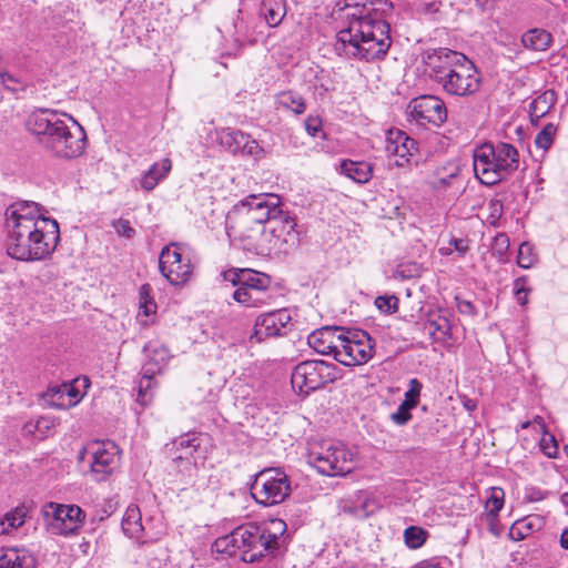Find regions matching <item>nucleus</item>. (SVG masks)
Segmentation results:
<instances>
[{
	"label": "nucleus",
	"mask_w": 568,
	"mask_h": 568,
	"mask_svg": "<svg viewBox=\"0 0 568 568\" xmlns=\"http://www.w3.org/2000/svg\"><path fill=\"white\" fill-rule=\"evenodd\" d=\"M406 545L412 549L419 548L426 540V531L419 527H408L404 531Z\"/></svg>",
	"instance_id": "obj_39"
},
{
	"label": "nucleus",
	"mask_w": 568,
	"mask_h": 568,
	"mask_svg": "<svg viewBox=\"0 0 568 568\" xmlns=\"http://www.w3.org/2000/svg\"><path fill=\"white\" fill-rule=\"evenodd\" d=\"M295 220L284 214L282 217L271 220L257 232L258 236L246 244L247 250L257 255L270 256L287 254L297 247L300 243Z\"/></svg>",
	"instance_id": "obj_8"
},
{
	"label": "nucleus",
	"mask_w": 568,
	"mask_h": 568,
	"mask_svg": "<svg viewBox=\"0 0 568 568\" xmlns=\"http://www.w3.org/2000/svg\"><path fill=\"white\" fill-rule=\"evenodd\" d=\"M27 129L54 156L79 158L87 146L84 129L70 115L50 109H37L27 119Z\"/></svg>",
	"instance_id": "obj_3"
},
{
	"label": "nucleus",
	"mask_w": 568,
	"mask_h": 568,
	"mask_svg": "<svg viewBox=\"0 0 568 568\" xmlns=\"http://www.w3.org/2000/svg\"><path fill=\"white\" fill-rule=\"evenodd\" d=\"M251 494L256 503L272 506L283 503L291 494L288 476L280 468L260 471L251 486Z\"/></svg>",
	"instance_id": "obj_10"
},
{
	"label": "nucleus",
	"mask_w": 568,
	"mask_h": 568,
	"mask_svg": "<svg viewBox=\"0 0 568 568\" xmlns=\"http://www.w3.org/2000/svg\"><path fill=\"white\" fill-rule=\"evenodd\" d=\"M422 388L423 385L417 378L409 379L408 389L405 393V399L403 403L408 404L410 407L415 408L418 405Z\"/></svg>",
	"instance_id": "obj_43"
},
{
	"label": "nucleus",
	"mask_w": 568,
	"mask_h": 568,
	"mask_svg": "<svg viewBox=\"0 0 568 568\" xmlns=\"http://www.w3.org/2000/svg\"><path fill=\"white\" fill-rule=\"evenodd\" d=\"M67 395L62 393V385L50 387L43 394V400L51 407L58 409H68L77 405L75 399H68Z\"/></svg>",
	"instance_id": "obj_33"
},
{
	"label": "nucleus",
	"mask_w": 568,
	"mask_h": 568,
	"mask_svg": "<svg viewBox=\"0 0 568 568\" xmlns=\"http://www.w3.org/2000/svg\"><path fill=\"white\" fill-rule=\"evenodd\" d=\"M425 73L452 97L468 98L481 87V77L475 63L464 53L438 48L423 58Z\"/></svg>",
	"instance_id": "obj_4"
},
{
	"label": "nucleus",
	"mask_w": 568,
	"mask_h": 568,
	"mask_svg": "<svg viewBox=\"0 0 568 568\" xmlns=\"http://www.w3.org/2000/svg\"><path fill=\"white\" fill-rule=\"evenodd\" d=\"M261 14L270 27H277L286 14L285 0H262Z\"/></svg>",
	"instance_id": "obj_28"
},
{
	"label": "nucleus",
	"mask_w": 568,
	"mask_h": 568,
	"mask_svg": "<svg viewBox=\"0 0 568 568\" xmlns=\"http://www.w3.org/2000/svg\"><path fill=\"white\" fill-rule=\"evenodd\" d=\"M172 169V162L165 158L159 162H155L151 168L142 175L140 184L145 191H152L155 186L163 181Z\"/></svg>",
	"instance_id": "obj_25"
},
{
	"label": "nucleus",
	"mask_w": 568,
	"mask_h": 568,
	"mask_svg": "<svg viewBox=\"0 0 568 568\" xmlns=\"http://www.w3.org/2000/svg\"><path fill=\"white\" fill-rule=\"evenodd\" d=\"M528 293H515L516 300L520 305H526L528 302Z\"/></svg>",
	"instance_id": "obj_58"
},
{
	"label": "nucleus",
	"mask_w": 568,
	"mask_h": 568,
	"mask_svg": "<svg viewBox=\"0 0 568 568\" xmlns=\"http://www.w3.org/2000/svg\"><path fill=\"white\" fill-rule=\"evenodd\" d=\"M11 531H12V529L9 526V524H7V520L3 517H1L0 518V536L9 535Z\"/></svg>",
	"instance_id": "obj_57"
},
{
	"label": "nucleus",
	"mask_w": 568,
	"mask_h": 568,
	"mask_svg": "<svg viewBox=\"0 0 568 568\" xmlns=\"http://www.w3.org/2000/svg\"><path fill=\"white\" fill-rule=\"evenodd\" d=\"M222 275L225 282L236 287L232 294L233 300L245 307H263L274 300L270 288L271 278L266 274L251 268H231Z\"/></svg>",
	"instance_id": "obj_7"
},
{
	"label": "nucleus",
	"mask_w": 568,
	"mask_h": 568,
	"mask_svg": "<svg viewBox=\"0 0 568 568\" xmlns=\"http://www.w3.org/2000/svg\"><path fill=\"white\" fill-rule=\"evenodd\" d=\"M424 329L434 342H446L452 337V325L447 317L438 315L424 324Z\"/></svg>",
	"instance_id": "obj_30"
},
{
	"label": "nucleus",
	"mask_w": 568,
	"mask_h": 568,
	"mask_svg": "<svg viewBox=\"0 0 568 568\" xmlns=\"http://www.w3.org/2000/svg\"><path fill=\"white\" fill-rule=\"evenodd\" d=\"M55 419L50 416H40L37 419L28 420L23 427L24 436H31L37 439H43L54 428Z\"/></svg>",
	"instance_id": "obj_29"
},
{
	"label": "nucleus",
	"mask_w": 568,
	"mask_h": 568,
	"mask_svg": "<svg viewBox=\"0 0 568 568\" xmlns=\"http://www.w3.org/2000/svg\"><path fill=\"white\" fill-rule=\"evenodd\" d=\"M121 526L124 534L130 538H140L143 526L141 524V513L138 506L131 505L126 508Z\"/></svg>",
	"instance_id": "obj_31"
},
{
	"label": "nucleus",
	"mask_w": 568,
	"mask_h": 568,
	"mask_svg": "<svg viewBox=\"0 0 568 568\" xmlns=\"http://www.w3.org/2000/svg\"><path fill=\"white\" fill-rule=\"evenodd\" d=\"M276 103L284 109L293 111L295 114H303L306 110L305 99L291 90L278 93Z\"/></svg>",
	"instance_id": "obj_32"
},
{
	"label": "nucleus",
	"mask_w": 568,
	"mask_h": 568,
	"mask_svg": "<svg viewBox=\"0 0 568 568\" xmlns=\"http://www.w3.org/2000/svg\"><path fill=\"white\" fill-rule=\"evenodd\" d=\"M342 327L325 326L312 332L307 336V344L318 354L332 355L336 361V354L342 345Z\"/></svg>",
	"instance_id": "obj_21"
},
{
	"label": "nucleus",
	"mask_w": 568,
	"mask_h": 568,
	"mask_svg": "<svg viewBox=\"0 0 568 568\" xmlns=\"http://www.w3.org/2000/svg\"><path fill=\"white\" fill-rule=\"evenodd\" d=\"M473 164L476 178L490 186L518 169L519 153L509 143H484L475 150Z\"/></svg>",
	"instance_id": "obj_6"
},
{
	"label": "nucleus",
	"mask_w": 568,
	"mask_h": 568,
	"mask_svg": "<svg viewBox=\"0 0 568 568\" xmlns=\"http://www.w3.org/2000/svg\"><path fill=\"white\" fill-rule=\"evenodd\" d=\"M467 409L471 408V404L466 405Z\"/></svg>",
	"instance_id": "obj_63"
},
{
	"label": "nucleus",
	"mask_w": 568,
	"mask_h": 568,
	"mask_svg": "<svg viewBox=\"0 0 568 568\" xmlns=\"http://www.w3.org/2000/svg\"><path fill=\"white\" fill-rule=\"evenodd\" d=\"M47 211L32 201H20L7 211L6 248L19 261H41L49 257L60 241L59 224Z\"/></svg>",
	"instance_id": "obj_2"
},
{
	"label": "nucleus",
	"mask_w": 568,
	"mask_h": 568,
	"mask_svg": "<svg viewBox=\"0 0 568 568\" xmlns=\"http://www.w3.org/2000/svg\"><path fill=\"white\" fill-rule=\"evenodd\" d=\"M521 43L526 49L546 51L552 43V36L544 29H530L521 37Z\"/></svg>",
	"instance_id": "obj_26"
},
{
	"label": "nucleus",
	"mask_w": 568,
	"mask_h": 568,
	"mask_svg": "<svg viewBox=\"0 0 568 568\" xmlns=\"http://www.w3.org/2000/svg\"><path fill=\"white\" fill-rule=\"evenodd\" d=\"M276 531L264 526L247 524L235 528L232 532L219 537L213 544V550L229 556H239L244 562H256L263 557L273 555L280 548V535L285 524L273 521Z\"/></svg>",
	"instance_id": "obj_5"
},
{
	"label": "nucleus",
	"mask_w": 568,
	"mask_h": 568,
	"mask_svg": "<svg viewBox=\"0 0 568 568\" xmlns=\"http://www.w3.org/2000/svg\"><path fill=\"white\" fill-rule=\"evenodd\" d=\"M561 500L568 505V494L562 495Z\"/></svg>",
	"instance_id": "obj_62"
},
{
	"label": "nucleus",
	"mask_w": 568,
	"mask_h": 568,
	"mask_svg": "<svg viewBox=\"0 0 568 568\" xmlns=\"http://www.w3.org/2000/svg\"><path fill=\"white\" fill-rule=\"evenodd\" d=\"M385 152L389 159L395 158L394 164L398 168L418 163L417 142L399 129H390L387 131Z\"/></svg>",
	"instance_id": "obj_17"
},
{
	"label": "nucleus",
	"mask_w": 568,
	"mask_h": 568,
	"mask_svg": "<svg viewBox=\"0 0 568 568\" xmlns=\"http://www.w3.org/2000/svg\"><path fill=\"white\" fill-rule=\"evenodd\" d=\"M339 173L358 184H365L373 178V164L366 161L343 160Z\"/></svg>",
	"instance_id": "obj_23"
},
{
	"label": "nucleus",
	"mask_w": 568,
	"mask_h": 568,
	"mask_svg": "<svg viewBox=\"0 0 568 568\" xmlns=\"http://www.w3.org/2000/svg\"><path fill=\"white\" fill-rule=\"evenodd\" d=\"M112 226L115 232L124 237L131 239L135 234V230L130 225V222L124 219H119L113 221Z\"/></svg>",
	"instance_id": "obj_49"
},
{
	"label": "nucleus",
	"mask_w": 568,
	"mask_h": 568,
	"mask_svg": "<svg viewBox=\"0 0 568 568\" xmlns=\"http://www.w3.org/2000/svg\"><path fill=\"white\" fill-rule=\"evenodd\" d=\"M525 526L527 529H530V525H526L524 520L517 521L510 529V536L514 540H521L525 538V534L520 531V527Z\"/></svg>",
	"instance_id": "obj_52"
},
{
	"label": "nucleus",
	"mask_w": 568,
	"mask_h": 568,
	"mask_svg": "<svg viewBox=\"0 0 568 568\" xmlns=\"http://www.w3.org/2000/svg\"><path fill=\"white\" fill-rule=\"evenodd\" d=\"M26 517L27 510L24 507H17L3 516L12 530L21 527L26 520Z\"/></svg>",
	"instance_id": "obj_46"
},
{
	"label": "nucleus",
	"mask_w": 568,
	"mask_h": 568,
	"mask_svg": "<svg viewBox=\"0 0 568 568\" xmlns=\"http://www.w3.org/2000/svg\"><path fill=\"white\" fill-rule=\"evenodd\" d=\"M338 368L335 364L324 361H304L297 364L292 373L291 383L300 394L320 389L337 379Z\"/></svg>",
	"instance_id": "obj_11"
},
{
	"label": "nucleus",
	"mask_w": 568,
	"mask_h": 568,
	"mask_svg": "<svg viewBox=\"0 0 568 568\" xmlns=\"http://www.w3.org/2000/svg\"><path fill=\"white\" fill-rule=\"evenodd\" d=\"M540 450L548 458H557L558 456V443L554 435L549 434L547 430L544 432V435L539 442Z\"/></svg>",
	"instance_id": "obj_41"
},
{
	"label": "nucleus",
	"mask_w": 568,
	"mask_h": 568,
	"mask_svg": "<svg viewBox=\"0 0 568 568\" xmlns=\"http://www.w3.org/2000/svg\"><path fill=\"white\" fill-rule=\"evenodd\" d=\"M457 175H458V170H455L454 172H450L446 176L435 178L430 182V185L437 192L446 191V190H448V189L454 186V184L456 182V179H457Z\"/></svg>",
	"instance_id": "obj_47"
},
{
	"label": "nucleus",
	"mask_w": 568,
	"mask_h": 568,
	"mask_svg": "<svg viewBox=\"0 0 568 568\" xmlns=\"http://www.w3.org/2000/svg\"><path fill=\"white\" fill-rule=\"evenodd\" d=\"M200 437L195 434H185L166 445L184 483L193 481L196 477V460L200 450Z\"/></svg>",
	"instance_id": "obj_15"
},
{
	"label": "nucleus",
	"mask_w": 568,
	"mask_h": 568,
	"mask_svg": "<svg viewBox=\"0 0 568 568\" xmlns=\"http://www.w3.org/2000/svg\"><path fill=\"white\" fill-rule=\"evenodd\" d=\"M556 131L557 128L552 123L545 125L544 129L536 135V146L547 151L554 143Z\"/></svg>",
	"instance_id": "obj_40"
},
{
	"label": "nucleus",
	"mask_w": 568,
	"mask_h": 568,
	"mask_svg": "<svg viewBox=\"0 0 568 568\" xmlns=\"http://www.w3.org/2000/svg\"><path fill=\"white\" fill-rule=\"evenodd\" d=\"M169 353L164 347H156L152 351V355H149V361L143 365L144 374L156 375L168 364Z\"/></svg>",
	"instance_id": "obj_34"
},
{
	"label": "nucleus",
	"mask_w": 568,
	"mask_h": 568,
	"mask_svg": "<svg viewBox=\"0 0 568 568\" xmlns=\"http://www.w3.org/2000/svg\"><path fill=\"white\" fill-rule=\"evenodd\" d=\"M408 120L419 126H442L447 121V106L437 95L414 98L406 108Z\"/></svg>",
	"instance_id": "obj_14"
},
{
	"label": "nucleus",
	"mask_w": 568,
	"mask_h": 568,
	"mask_svg": "<svg viewBox=\"0 0 568 568\" xmlns=\"http://www.w3.org/2000/svg\"><path fill=\"white\" fill-rule=\"evenodd\" d=\"M509 246L508 235L506 233H498L493 240L491 253L498 257L499 262L505 263L507 261Z\"/></svg>",
	"instance_id": "obj_37"
},
{
	"label": "nucleus",
	"mask_w": 568,
	"mask_h": 568,
	"mask_svg": "<svg viewBox=\"0 0 568 568\" xmlns=\"http://www.w3.org/2000/svg\"><path fill=\"white\" fill-rule=\"evenodd\" d=\"M241 204L246 209L247 222L263 226L268 225L271 220L280 219L287 213L282 210L280 197L271 193L248 195Z\"/></svg>",
	"instance_id": "obj_16"
},
{
	"label": "nucleus",
	"mask_w": 568,
	"mask_h": 568,
	"mask_svg": "<svg viewBox=\"0 0 568 568\" xmlns=\"http://www.w3.org/2000/svg\"><path fill=\"white\" fill-rule=\"evenodd\" d=\"M42 515L52 532L64 536L75 534L85 519V514L79 506L57 503L45 504Z\"/></svg>",
	"instance_id": "obj_13"
},
{
	"label": "nucleus",
	"mask_w": 568,
	"mask_h": 568,
	"mask_svg": "<svg viewBox=\"0 0 568 568\" xmlns=\"http://www.w3.org/2000/svg\"><path fill=\"white\" fill-rule=\"evenodd\" d=\"M345 24L337 32L336 50L347 58L372 62L382 60L390 44L386 21L393 3L388 0H345Z\"/></svg>",
	"instance_id": "obj_1"
},
{
	"label": "nucleus",
	"mask_w": 568,
	"mask_h": 568,
	"mask_svg": "<svg viewBox=\"0 0 568 568\" xmlns=\"http://www.w3.org/2000/svg\"><path fill=\"white\" fill-rule=\"evenodd\" d=\"M557 101V95L554 90H546L536 97L530 103V119L535 123L542 116H545Z\"/></svg>",
	"instance_id": "obj_27"
},
{
	"label": "nucleus",
	"mask_w": 568,
	"mask_h": 568,
	"mask_svg": "<svg viewBox=\"0 0 568 568\" xmlns=\"http://www.w3.org/2000/svg\"><path fill=\"white\" fill-rule=\"evenodd\" d=\"M62 393L67 395L68 399H75L77 404L80 402L79 390L72 384H62Z\"/></svg>",
	"instance_id": "obj_51"
},
{
	"label": "nucleus",
	"mask_w": 568,
	"mask_h": 568,
	"mask_svg": "<svg viewBox=\"0 0 568 568\" xmlns=\"http://www.w3.org/2000/svg\"><path fill=\"white\" fill-rule=\"evenodd\" d=\"M0 81L4 89L11 92L24 91L27 88L26 81L2 68H0Z\"/></svg>",
	"instance_id": "obj_38"
},
{
	"label": "nucleus",
	"mask_w": 568,
	"mask_h": 568,
	"mask_svg": "<svg viewBox=\"0 0 568 568\" xmlns=\"http://www.w3.org/2000/svg\"><path fill=\"white\" fill-rule=\"evenodd\" d=\"M36 558L27 549L9 548L0 556V568H34Z\"/></svg>",
	"instance_id": "obj_24"
},
{
	"label": "nucleus",
	"mask_w": 568,
	"mask_h": 568,
	"mask_svg": "<svg viewBox=\"0 0 568 568\" xmlns=\"http://www.w3.org/2000/svg\"><path fill=\"white\" fill-rule=\"evenodd\" d=\"M560 545L562 548L568 550V528L565 529L560 537Z\"/></svg>",
	"instance_id": "obj_59"
},
{
	"label": "nucleus",
	"mask_w": 568,
	"mask_h": 568,
	"mask_svg": "<svg viewBox=\"0 0 568 568\" xmlns=\"http://www.w3.org/2000/svg\"><path fill=\"white\" fill-rule=\"evenodd\" d=\"M504 490L501 488H493L491 495L486 501V508L490 516H497L504 506Z\"/></svg>",
	"instance_id": "obj_42"
},
{
	"label": "nucleus",
	"mask_w": 568,
	"mask_h": 568,
	"mask_svg": "<svg viewBox=\"0 0 568 568\" xmlns=\"http://www.w3.org/2000/svg\"><path fill=\"white\" fill-rule=\"evenodd\" d=\"M217 141L225 151L234 155L258 156L263 152L256 140L237 129H221L217 131Z\"/></svg>",
	"instance_id": "obj_19"
},
{
	"label": "nucleus",
	"mask_w": 568,
	"mask_h": 568,
	"mask_svg": "<svg viewBox=\"0 0 568 568\" xmlns=\"http://www.w3.org/2000/svg\"><path fill=\"white\" fill-rule=\"evenodd\" d=\"M291 321L290 311L286 308L261 314L256 318L252 337H255L257 342H262L268 337L282 336L286 333Z\"/></svg>",
	"instance_id": "obj_20"
},
{
	"label": "nucleus",
	"mask_w": 568,
	"mask_h": 568,
	"mask_svg": "<svg viewBox=\"0 0 568 568\" xmlns=\"http://www.w3.org/2000/svg\"><path fill=\"white\" fill-rule=\"evenodd\" d=\"M322 129V120L318 116H307L305 120V130L311 136H316Z\"/></svg>",
	"instance_id": "obj_50"
},
{
	"label": "nucleus",
	"mask_w": 568,
	"mask_h": 568,
	"mask_svg": "<svg viewBox=\"0 0 568 568\" xmlns=\"http://www.w3.org/2000/svg\"><path fill=\"white\" fill-rule=\"evenodd\" d=\"M534 423L538 424L542 428L544 432L547 430L542 417L536 416L534 418Z\"/></svg>",
	"instance_id": "obj_60"
},
{
	"label": "nucleus",
	"mask_w": 568,
	"mask_h": 568,
	"mask_svg": "<svg viewBox=\"0 0 568 568\" xmlns=\"http://www.w3.org/2000/svg\"><path fill=\"white\" fill-rule=\"evenodd\" d=\"M159 268L161 274L172 285L186 283L192 275V265L189 258H183L178 248L165 246L159 256Z\"/></svg>",
	"instance_id": "obj_18"
},
{
	"label": "nucleus",
	"mask_w": 568,
	"mask_h": 568,
	"mask_svg": "<svg viewBox=\"0 0 568 568\" xmlns=\"http://www.w3.org/2000/svg\"><path fill=\"white\" fill-rule=\"evenodd\" d=\"M150 286L148 284L142 285L140 288V308L144 315L149 316L155 313L156 305L150 295Z\"/></svg>",
	"instance_id": "obj_44"
},
{
	"label": "nucleus",
	"mask_w": 568,
	"mask_h": 568,
	"mask_svg": "<svg viewBox=\"0 0 568 568\" xmlns=\"http://www.w3.org/2000/svg\"><path fill=\"white\" fill-rule=\"evenodd\" d=\"M450 244L455 247V250L462 254H464L468 246L464 240L452 239Z\"/></svg>",
	"instance_id": "obj_56"
},
{
	"label": "nucleus",
	"mask_w": 568,
	"mask_h": 568,
	"mask_svg": "<svg viewBox=\"0 0 568 568\" xmlns=\"http://www.w3.org/2000/svg\"><path fill=\"white\" fill-rule=\"evenodd\" d=\"M353 453L342 442L324 440L313 445L308 453V464L325 476H344L353 465Z\"/></svg>",
	"instance_id": "obj_9"
},
{
	"label": "nucleus",
	"mask_w": 568,
	"mask_h": 568,
	"mask_svg": "<svg viewBox=\"0 0 568 568\" xmlns=\"http://www.w3.org/2000/svg\"><path fill=\"white\" fill-rule=\"evenodd\" d=\"M342 345L336 354V361L344 366H355L367 363L374 353V344L365 331H342Z\"/></svg>",
	"instance_id": "obj_12"
},
{
	"label": "nucleus",
	"mask_w": 568,
	"mask_h": 568,
	"mask_svg": "<svg viewBox=\"0 0 568 568\" xmlns=\"http://www.w3.org/2000/svg\"><path fill=\"white\" fill-rule=\"evenodd\" d=\"M530 424H531V422H530V420H527V422H524V423L520 425V427H521L523 429H527V428L530 426Z\"/></svg>",
	"instance_id": "obj_61"
},
{
	"label": "nucleus",
	"mask_w": 568,
	"mask_h": 568,
	"mask_svg": "<svg viewBox=\"0 0 568 568\" xmlns=\"http://www.w3.org/2000/svg\"><path fill=\"white\" fill-rule=\"evenodd\" d=\"M119 449L112 442L99 444L93 450V460L91 471L97 476V480H103L106 475L118 467Z\"/></svg>",
	"instance_id": "obj_22"
},
{
	"label": "nucleus",
	"mask_w": 568,
	"mask_h": 568,
	"mask_svg": "<svg viewBox=\"0 0 568 568\" xmlns=\"http://www.w3.org/2000/svg\"><path fill=\"white\" fill-rule=\"evenodd\" d=\"M467 409L471 408V404L466 405Z\"/></svg>",
	"instance_id": "obj_64"
},
{
	"label": "nucleus",
	"mask_w": 568,
	"mask_h": 568,
	"mask_svg": "<svg viewBox=\"0 0 568 568\" xmlns=\"http://www.w3.org/2000/svg\"><path fill=\"white\" fill-rule=\"evenodd\" d=\"M410 409H413V407H410L408 404H405L402 402L399 404L397 410L390 415V419L396 425H399V426L405 425L412 418Z\"/></svg>",
	"instance_id": "obj_48"
},
{
	"label": "nucleus",
	"mask_w": 568,
	"mask_h": 568,
	"mask_svg": "<svg viewBox=\"0 0 568 568\" xmlns=\"http://www.w3.org/2000/svg\"><path fill=\"white\" fill-rule=\"evenodd\" d=\"M457 308H458L459 313L466 314V315H474L476 313L475 306L473 305V303L469 301H465V300H458Z\"/></svg>",
	"instance_id": "obj_53"
},
{
	"label": "nucleus",
	"mask_w": 568,
	"mask_h": 568,
	"mask_svg": "<svg viewBox=\"0 0 568 568\" xmlns=\"http://www.w3.org/2000/svg\"><path fill=\"white\" fill-rule=\"evenodd\" d=\"M526 283H527V277L526 276H520V277L516 278L515 282H514V291H515V293H529L530 288H528L526 286Z\"/></svg>",
	"instance_id": "obj_54"
},
{
	"label": "nucleus",
	"mask_w": 568,
	"mask_h": 568,
	"mask_svg": "<svg viewBox=\"0 0 568 568\" xmlns=\"http://www.w3.org/2000/svg\"><path fill=\"white\" fill-rule=\"evenodd\" d=\"M538 262L535 247L529 242L520 244L517 256V265L521 268H531Z\"/></svg>",
	"instance_id": "obj_35"
},
{
	"label": "nucleus",
	"mask_w": 568,
	"mask_h": 568,
	"mask_svg": "<svg viewBox=\"0 0 568 568\" xmlns=\"http://www.w3.org/2000/svg\"><path fill=\"white\" fill-rule=\"evenodd\" d=\"M375 305L381 312L393 314L398 310V298L395 295L378 296L375 300Z\"/></svg>",
	"instance_id": "obj_45"
},
{
	"label": "nucleus",
	"mask_w": 568,
	"mask_h": 568,
	"mask_svg": "<svg viewBox=\"0 0 568 568\" xmlns=\"http://www.w3.org/2000/svg\"><path fill=\"white\" fill-rule=\"evenodd\" d=\"M153 376L154 375L144 374V369H142V377L139 382V390L136 397V400L142 406H146L152 399L151 389L153 388Z\"/></svg>",
	"instance_id": "obj_36"
},
{
	"label": "nucleus",
	"mask_w": 568,
	"mask_h": 568,
	"mask_svg": "<svg viewBox=\"0 0 568 568\" xmlns=\"http://www.w3.org/2000/svg\"><path fill=\"white\" fill-rule=\"evenodd\" d=\"M440 3L437 1L425 2L422 4L420 10L424 13L433 14L438 12Z\"/></svg>",
	"instance_id": "obj_55"
}]
</instances>
